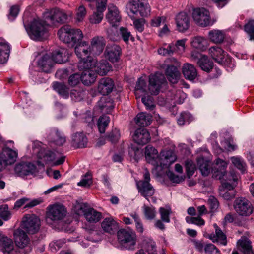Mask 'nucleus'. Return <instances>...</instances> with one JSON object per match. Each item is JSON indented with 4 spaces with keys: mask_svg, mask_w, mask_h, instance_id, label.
Listing matches in <instances>:
<instances>
[{
    "mask_svg": "<svg viewBox=\"0 0 254 254\" xmlns=\"http://www.w3.org/2000/svg\"><path fill=\"white\" fill-rule=\"evenodd\" d=\"M45 21L39 19H33L28 25H24L30 37L35 40H40L46 33V22L51 24L64 23L67 19L68 15L60 8H55L46 11L44 14Z\"/></svg>",
    "mask_w": 254,
    "mask_h": 254,
    "instance_id": "nucleus-1",
    "label": "nucleus"
},
{
    "mask_svg": "<svg viewBox=\"0 0 254 254\" xmlns=\"http://www.w3.org/2000/svg\"><path fill=\"white\" fill-rule=\"evenodd\" d=\"M165 82L166 79L164 75L159 72L149 76V83L148 87L146 82L144 79L139 78L136 82L134 91L136 98L144 96L147 91L151 94H158L161 85Z\"/></svg>",
    "mask_w": 254,
    "mask_h": 254,
    "instance_id": "nucleus-2",
    "label": "nucleus"
},
{
    "mask_svg": "<svg viewBox=\"0 0 254 254\" xmlns=\"http://www.w3.org/2000/svg\"><path fill=\"white\" fill-rule=\"evenodd\" d=\"M126 11L132 19L139 16L146 17L150 15L151 9L147 0H133L126 5Z\"/></svg>",
    "mask_w": 254,
    "mask_h": 254,
    "instance_id": "nucleus-3",
    "label": "nucleus"
},
{
    "mask_svg": "<svg viewBox=\"0 0 254 254\" xmlns=\"http://www.w3.org/2000/svg\"><path fill=\"white\" fill-rule=\"evenodd\" d=\"M13 236L15 245L19 249L14 251L12 254H28L32 249L30 239L26 233L21 228H18L13 231Z\"/></svg>",
    "mask_w": 254,
    "mask_h": 254,
    "instance_id": "nucleus-4",
    "label": "nucleus"
},
{
    "mask_svg": "<svg viewBox=\"0 0 254 254\" xmlns=\"http://www.w3.org/2000/svg\"><path fill=\"white\" fill-rule=\"evenodd\" d=\"M59 39L65 43L75 45L81 41L83 34L79 29L71 28L69 25L61 27L58 31Z\"/></svg>",
    "mask_w": 254,
    "mask_h": 254,
    "instance_id": "nucleus-5",
    "label": "nucleus"
},
{
    "mask_svg": "<svg viewBox=\"0 0 254 254\" xmlns=\"http://www.w3.org/2000/svg\"><path fill=\"white\" fill-rule=\"evenodd\" d=\"M94 64V62H91V61L79 62L78 65L79 69L83 70L80 76L81 81L84 85H91L96 80V72L92 67V65Z\"/></svg>",
    "mask_w": 254,
    "mask_h": 254,
    "instance_id": "nucleus-6",
    "label": "nucleus"
},
{
    "mask_svg": "<svg viewBox=\"0 0 254 254\" xmlns=\"http://www.w3.org/2000/svg\"><path fill=\"white\" fill-rule=\"evenodd\" d=\"M38 158L45 163H51L54 166L63 164L65 156L57 151L41 150L37 154Z\"/></svg>",
    "mask_w": 254,
    "mask_h": 254,
    "instance_id": "nucleus-7",
    "label": "nucleus"
},
{
    "mask_svg": "<svg viewBox=\"0 0 254 254\" xmlns=\"http://www.w3.org/2000/svg\"><path fill=\"white\" fill-rule=\"evenodd\" d=\"M40 226V221L37 216L33 214H27L22 218L19 228L28 234H34L39 231Z\"/></svg>",
    "mask_w": 254,
    "mask_h": 254,
    "instance_id": "nucleus-8",
    "label": "nucleus"
},
{
    "mask_svg": "<svg viewBox=\"0 0 254 254\" xmlns=\"http://www.w3.org/2000/svg\"><path fill=\"white\" fill-rule=\"evenodd\" d=\"M143 180L136 182V186L138 192L140 194L148 200V197L152 196L155 192V189L149 183L150 174L148 170H145L143 174Z\"/></svg>",
    "mask_w": 254,
    "mask_h": 254,
    "instance_id": "nucleus-9",
    "label": "nucleus"
},
{
    "mask_svg": "<svg viewBox=\"0 0 254 254\" xmlns=\"http://www.w3.org/2000/svg\"><path fill=\"white\" fill-rule=\"evenodd\" d=\"M17 156V151L6 146L0 150V172L4 170L6 166L14 163Z\"/></svg>",
    "mask_w": 254,
    "mask_h": 254,
    "instance_id": "nucleus-10",
    "label": "nucleus"
},
{
    "mask_svg": "<svg viewBox=\"0 0 254 254\" xmlns=\"http://www.w3.org/2000/svg\"><path fill=\"white\" fill-rule=\"evenodd\" d=\"M234 209L240 216H248L253 212L251 203L246 198L240 197L236 198L234 202Z\"/></svg>",
    "mask_w": 254,
    "mask_h": 254,
    "instance_id": "nucleus-11",
    "label": "nucleus"
},
{
    "mask_svg": "<svg viewBox=\"0 0 254 254\" xmlns=\"http://www.w3.org/2000/svg\"><path fill=\"white\" fill-rule=\"evenodd\" d=\"M118 240L127 249H132L136 243V236L131 230L122 229L118 232Z\"/></svg>",
    "mask_w": 254,
    "mask_h": 254,
    "instance_id": "nucleus-12",
    "label": "nucleus"
},
{
    "mask_svg": "<svg viewBox=\"0 0 254 254\" xmlns=\"http://www.w3.org/2000/svg\"><path fill=\"white\" fill-rule=\"evenodd\" d=\"M192 16L194 21L199 26L206 27L212 24L209 11L204 8L194 9Z\"/></svg>",
    "mask_w": 254,
    "mask_h": 254,
    "instance_id": "nucleus-13",
    "label": "nucleus"
},
{
    "mask_svg": "<svg viewBox=\"0 0 254 254\" xmlns=\"http://www.w3.org/2000/svg\"><path fill=\"white\" fill-rule=\"evenodd\" d=\"M66 215L65 207L59 204L49 206L47 208V219L53 221H58L63 219Z\"/></svg>",
    "mask_w": 254,
    "mask_h": 254,
    "instance_id": "nucleus-14",
    "label": "nucleus"
},
{
    "mask_svg": "<svg viewBox=\"0 0 254 254\" xmlns=\"http://www.w3.org/2000/svg\"><path fill=\"white\" fill-rule=\"evenodd\" d=\"M14 171L16 176L24 177L38 172V169L32 163L20 162L16 164L14 168Z\"/></svg>",
    "mask_w": 254,
    "mask_h": 254,
    "instance_id": "nucleus-15",
    "label": "nucleus"
},
{
    "mask_svg": "<svg viewBox=\"0 0 254 254\" xmlns=\"http://www.w3.org/2000/svg\"><path fill=\"white\" fill-rule=\"evenodd\" d=\"M177 159L176 155L171 149H164L160 152L158 159V167L167 168Z\"/></svg>",
    "mask_w": 254,
    "mask_h": 254,
    "instance_id": "nucleus-16",
    "label": "nucleus"
},
{
    "mask_svg": "<svg viewBox=\"0 0 254 254\" xmlns=\"http://www.w3.org/2000/svg\"><path fill=\"white\" fill-rule=\"evenodd\" d=\"M75 47V52L77 56L80 59V61H89L86 59L91 53L90 46L86 41H79Z\"/></svg>",
    "mask_w": 254,
    "mask_h": 254,
    "instance_id": "nucleus-17",
    "label": "nucleus"
},
{
    "mask_svg": "<svg viewBox=\"0 0 254 254\" xmlns=\"http://www.w3.org/2000/svg\"><path fill=\"white\" fill-rule=\"evenodd\" d=\"M215 178L222 181L221 186L227 183L229 185L234 184L235 188L238 184V176L233 171L229 173L221 171L220 173L215 175Z\"/></svg>",
    "mask_w": 254,
    "mask_h": 254,
    "instance_id": "nucleus-18",
    "label": "nucleus"
},
{
    "mask_svg": "<svg viewBox=\"0 0 254 254\" xmlns=\"http://www.w3.org/2000/svg\"><path fill=\"white\" fill-rule=\"evenodd\" d=\"M175 22L178 31L184 32L190 25V19L188 15L185 12H180L176 16Z\"/></svg>",
    "mask_w": 254,
    "mask_h": 254,
    "instance_id": "nucleus-19",
    "label": "nucleus"
},
{
    "mask_svg": "<svg viewBox=\"0 0 254 254\" xmlns=\"http://www.w3.org/2000/svg\"><path fill=\"white\" fill-rule=\"evenodd\" d=\"M106 18L113 26L119 23L121 19V15L118 8L113 4L109 5Z\"/></svg>",
    "mask_w": 254,
    "mask_h": 254,
    "instance_id": "nucleus-20",
    "label": "nucleus"
},
{
    "mask_svg": "<svg viewBox=\"0 0 254 254\" xmlns=\"http://www.w3.org/2000/svg\"><path fill=\"white\" fill-rule=\"evenodd\" d=\"M54 64L51 54H46L38 60L37 65L43 71L46 73L51 72Z\"/></svg>",
    "mask_w": 254,
    "mask_h": 254,
    "instance_id": "nucleus-21",
    "label": "nucleus"
},
{
    "mask_svg": "<svg viewBox=\"0 0 254 254\" xmlns=\"http://www.w3.org/2000/svg\"><path fill=\"white\" fill-rule=\"evenodd\" d=\"M133 141L138 144L144 145L150 140L149 132L145 128L137 129L132 136Z\"/></svg>",
    "mask_w": 254,
    "mask_h": 254,
    "instance_id": "nucleus-22",
    "label": "nucleus"
},
{
    "mask_svg": "<svg viewBox=\"0 0 254 254\" xmlns=\"http://www.w3.org/2000/svg\"><path fill=\"white\" fill-rule=\"evenodd\" d=\"M105 42L103 37L96 36L93 38L91 41L90 50L91 53L95 55H100L103 51Z\"/></svg>",
    "mask_w": 254,
    "mask_h": 254,
    "instance_id": "nucleus-23",
    "label": "nucleus"
},
{
    "mask_svg": "<svg viewBox=\"0 0 254 254\" xmlns=\"http://www.w3.org/2000/svg\"><path fill=\"white\" fill-rule=\"evenodd\" d=\"M213 226L215 228V234L211 233L209 234L208 237V238L214 243H218L220 245L226 246L227 244L226 235L216 224H214Z\"/></svg>",
    "mask_w": 254,
    "mask_h": 254,
    "instance_id": "nucleus-24",
    "label": "nucleus"
},
{
    "mask_svg": "<svg viewBox=\"0 0 254 254\" xmlns=\"http://www.w3.org/2000/svg\"><path fill=\"white\" fill-rule=\"evenodd\" d=\"M121 53L120 47L115 44L108 45L105 52V55L110 61L114 63L117 62Z\"/></svg>",
    "mask_w": 254,
    "mask_h": 254,
    "instance_id": "nucleus-25",
    "label": "nucleus"
},
{
    "mask_svg": "<svg viewBox=\"0 0 254 254\" xmlns=\"http://www.w3.org/2000/svg\"><path fill=\"white\" fill-rule=\"evenodd\" d=\"M114 87L113 80L110 78L105 77L100 80L98 89L101 94L106 95L112 91Z\"/></svg>",
    "mask_w": 254,
    "mask_h": 254,
    "instance_id": "nucleus-26",
    "label": "nucleus"
},
{
    "mask_svg": "<svg viewBox=\"0 0 254 254\" xmlns=\"http://www.w3.org/2000/svg\"><path fill=\"white\" fill-rule=\"evenodd\" d=\"M144 153L146 161L157 167L158 159L159 156L157 150L151 146L147 145L145 148Z\"/></svg>",
    "mask_w": 254,
    "mask_h": 254,
    "instance_id": "nucleus-27",
    "label": "nucleus"
},
{
    "mask_svg": "<svg viewBox=\"0 0 254 254\" xmlns=\"http://www.w3.org/2000/svg\"><path fill=\"white\" fill-rule=\"evenodd\" d=\"M237 249L243 254H254L252 242L246 236H242L237 243Z\"/></svg>",
    "mask_w": 254,
    "mask_h": 254,
    "instance_id": "nucleus-28",
    "label": "nucleus"
},
{
    "mask_svg": "<svg viewBox=\"0 0 254 254\" xmlns=\"http://www.w3.org/2000/svg\"><path fill=\"white\" fill-rule=\"evenodd\" d=\"M47 138L49 142H52L57 146H62L66 141L64 136L55 128L50 130Z\"/></svg>",
    "mask_w": 254,
    "mask_h": 254,
    "instance_id": "nucleus-29",
    "label": "nucleus"
},
{
    "mask_svg": "<svg viewBox=\"0 0 254 254\" xmlns=\"http://www.w3.org/2000/svg\"><path fill=\"white\" fill-rule=\"evenodd\" d=\"M94 62V65H92L95 72L101 75H106L110 71L112 70V66L106 61H101L100 62H97L95 60L91 61Z\"/></svg>",
    "mask_w": 254,
    "mask_h": 254,
    "instance_id": "nucleus-30",
    "label": "nucleus"
},
{
    "mask_svg": "<svg viewBox=\"0 0 254 254\" xmlns=\"http://www.w3.org/2000/svg\"><path fill=\"white\" fill-rule=\"evenodd\" d=\"M135 254H158L155 242L149 239L144 240L142 248Z\"/></svg>",
    "mask_w": 254,
    "mask_h": 254,
    "instance_id": "nucleus-31",
    "label": "nucleus"
},
{
    "mask_svg": "<svg viewBox=\"0 0 254 254\" xmlns=\"http://www.w3.org/2000/svg\"><path fill=\"white\" fill-rule=\"evenodd\" d=\"M54 63L62 64L68 60L69 54L68 50L60 48L50 54Z\"/></svg>",
    "mask_w": 254,
    "mask_h": 254,
    "instance_id": "nucleus-32",
    "label": "nucleus"
},
{
    "mask_svg": "<svg viewBox=\"0 0 254 254\" xmlns=\"http://www.w3.org/2000/svg\"><path fill=\"white\" fill-rule=\"evenodd\" d=\"M14 243L12 239L7 236H3L0 240V250L4 254H13Z\"/></svg>",
    "mask_w": 254,
    "mask_h": 254,
    "instance_id": "nucleus-33",
    "label": "nucleus"
},
{
    "mask_svg": "<svg viewBox=\"0 0 254 254\" xmlns=\"http://www.w3.org/2000/svg\"><path fill=\"white\" fill-rule=\"evenodd\" d=\"M209 53L213 59L219 64H222L224 62L226 53L220 47L213 46L209 49Z\"/></svg>",
    "mask_w": 254,
    "mask_h": 254,
    "instance_id": "nucleus-34",
    "label": "nucleus"
},
{
    "mask_svg": "<svg viewBox=\"0 0 254 254\" xmlns=\"http://www.w3.org/2000/svg\"><path fill=\"white\" fill-rule=\"evenodd\" d=\"M234 188V184L229 185L225 183L223 186H220L219 187L220 195L226 200L231 199L235 195L233 191Z\"/></svg>",
    "mask_w": 254,
    "mask_h": 254,
    "instance_id": "nucleus-35",
    "label": "nucleus"
},
{
    "mask_svg": "<svg viewBox=\"0 0 254 254\" xmlns=\"http://www.w3.org/2000/svg\"><path fill=\"white\" fill-rule=\"evenodd\" d=\"M101 227L105 232L110 234L115 233L118 228V223L112 217L104 219Z\"/></svg>",
    "mask_w": 254,
    "mask_h": 254,
    "instance_id": "nucleus-36",
    "label": "nucleus"
},
{
    "mask_svg": "<svg viewBox=\"0 0 254 254\" xmlns=\"http://www.w3.org/2000/svg\"><path fill=\"white\" fill-rule=\"evenodd\" d=\"M182 72L185 78L190 80H193L197 76V72L195 67L188 63L184 64Z\"/></svg>",
    "mask_w": 254,
    "mask_h": 254,
    "instance_id": "nucleus-37",
    "label": "nucleus"
},
{
    "mask_svg": "<svg viewBox=\"0 0 254 254\" xmlns=\"http://www.w3.org/2000/svg\"><path fill=\"white\" fill-rule=\"evenodd\" d=\"M114 107L113 103L110 98L103 97L98 102L96 108H99L101 112L109 113Z\"/></svg>",
    "mask_w": 254,
    "mask_h": 254,
    "instance_id": "nucleus-38",
    "label": "nucleus"
},
{
    "mask_svg": "<svg viewBox=\"0 0 254 254\" xmlns=\"http://www.w3.org/2000/svg\"><path fill=\"white\" fill-rule=\"evenodd\" d=\"M166 75L169 81L173 84L176 83L180 76V72L176 67L170 65L165 70Z\"/></svg>",
    "mask_w": 254,
    "mask_h": 254,
    "instance_id": "nucleus-39",
    "label": "nucleus"
},
{
    "mask_svg": "<svg viewBox=\"0 0 254 254\" xmlns=\"http://www.w3.org/2000/svg\"><path fill=\"white\" fill-rule=\"evenodd\" d=\"M87 210L84 216L88 222L90 223H96L101 219L102 214L94 208L89 207Z\"/></svg>",
    "mask_w": 254,
    "mask_h": 254,
    "instance_id": "nucleus-40",
    "label": "nucleus"
},
{
    "mask_svg": "<svg viewBox=\"0 0 254 254\" xmlns=\"http://www.w3.org/2000/svg\"><path fill=\"white\" fill-rule=\"evenodd\" d=\"M10 53V46L5 41L0 42V64L7 62Z\"/></svg>",
    "mask_w": 254,
    "mask_h": 254,
    "instance_id": "nucleus-41",
    "label": "nucleus"
},
{
    "mask_svg": "<svg viewBox=\"0 0 254 254\" xmlns=\"http://www.w3.org/2000/svg\"><path fill=\"white\" fill-rule=\"evenodd\" d=\"M72 142L73 145L76 147H84L87 144V138L83 133H76L72 136Z\"/></svg>",
    "mask_w": 254,
    "mask_h": 254,
    "instance_id": "nucleus-42",
    "label": "nucleus"
},
{
    "mask_svg": "<svg viewBox=\"0 0 254 254\" xmlns=\"http://www.w3.org/2000/svg\"><path fill=\"white\" fill-rule=\"evenodd\" d=\"M151 116L146 113H138L134 119L135 123L139 126H146L151 122Z\"/></svg>",
    "mask_w": 254,
    "mask_h": 254,
    "instance_id": "nucleus-43",
    "label": "nucleus"
},
{
    "mask_svg": "<svg viewBox=\"0 0 254 254\" xmlns=\"http://www.w3.org/2000/svg\"><path fill=\"white\" fill-rule=\"evenodd\" d=\"M208 36L210 40L213 43H220L223 41L225 34L222 30L215 29L210 31Z\"/></svg>",
    "mask_w": 254,
    "mask_h": 254,
    "instance_id": "nucleus-44",
    "label": "nucleus"
},
{
    "mask_svg": "<svg viewBox=\"0 0 254 254\" xmlns=\"http://www.w3.org/2000/svg\"><path fill=\"white\" fill-rule=\"evenodd\" d=\"M197 165L203 176H208L211 170L210 163L203 157H199L197 160Z\"/></svg>",
    "mask_w": 254,
    "mask_h": 254,
    "instance_id": "nucleus-45",
    "label": "nucleus"
},
{
    "mask_svg": "<svg viewBox=\"0 0 254 254\" xmlns=\"http://www.w3.org/2000/svg\"><path fill=\"white\" fill-rule=\"evenodd\" d=\"M191 43L193 47L201 51H204L208 46L207 40L200 36L193 38Z\"/></svg>",
    "mask_w": 254,
    "mask_h": 254,
    "instance_id": "nucleus-46",
    "label": "nucleus"
},
{
    "mask_svg": "<svg viewBox=\"0 0 254 254\" xmlns=\"http://www.w3.org/2000/svg\"><path fill=\"white\" fill-rule=\"evenodd\" d=\"M197 63L203 70L207 72H209L213 66L212 62L205 55L202 56L198 61Z\"/></svg>",
    "mask_w": 254,
    "mask_h": 254,
    "instance_id": "nucleus-47",
    "label": "nucleus"
},
{
    "mask_svg": "<svg viewBox=\"0 0 254 254\" xmlns=\"http://www.w3.org/2000/svg\"><path fill=\"white\" fill-rule=\"evenodd\" d=\"M53 87L54 89L63 98H67L68 97L69 90L64 84L58 82H54L53 84Z\"/></svg>",
    "mask_w": 254,
    "mask_h": 254,
    "instance_id": "nucleus-48",
    "label": "nucleus"
},
{
    "mask_svg": "<svg viewBox=\"0 0 254 254\" xmlns=\"http://www.w3.org/2000/svg\"><path fill=\"white\" fill-rule=\"evenodd\" d=\"M227 163L224 160L220 159H216L215 164L212 170L213 173V175L215 177V175L220 173L221 171L226 172L225 170L227 167Z\"/></svg>",
    "mask_w": 254,
    "mask_h": 254,
    "instance_id": "nucleus-49",
    "label": "nucleus"
},
{
    "mask_svg": "<svg viewBox=\"0 0 254 254\" xmlns=\"http://www.w3.org/2000/svg\"><path fill=\"white\" fill-rule=\"evenodd\" d=\"M89 207L86 203L76 201L74 205L73 211L78 215L84 216Z\"/></svg>",
    "mask_w": 254,
    "mask_h": 254,
    "instance_id": "nucleus-50",
    "label": "nucleus"
},
{
    "mask_svg": "<svg viewBox=\"0 0 254 254\" xmlns=\"http://www.w3.org/2000/svg\"><path fill=\"white\" fill-rule=\"evenodd\" d=\"M87 15V9L85 6L81 4L75 10V19L78 22L83 21Z\"/></svg>",
    "mask_w": 254,
    "mask_h": 254,
    "instance_id": "nucleus-51",
    "label": "nucleus"
},
{
    "mask_svg": "<svg viewBox=\"0 0 254 254\" xmlns=\"http://www.w3.org/2000/svg\"><path fill=\"white\" fill-rule=\"evenodd\" d=\"M110 122V118L107 116L101 117L98 121V127L101 133H104L105 132L106 128L108 126Z\"/></svg>",
    "mask_w": 254,
    "mask_h": 254,
    "instance_id": "nucleus-52",
    "label": "nucleus"
},
{
    "mask_svg": "<svg viewBox=\"0 0 254 254\" xmlns=\"http://www.w3.org/2000/svg\"><path fill=\"white\" fill-rule=\"evenodd\" d=\"M66 243L65 239H62L52 241L49 245V250L52 252H56Z\"/></svg>",
    "mask_w": 254,
    "mask_h": 254,
    "instance_id": "nucleus-53",
    "label": "nucleus"
},
{
    "mask_svg": "<svg viewBox=\"0 0 254 254\" xmlns=\"http://www.w3.org/2000/svg\"><path fill=\"white\" fill-rule=\"evenodd\" d=\"M143 208L146 219L148 220H152L155 217L156 212L154 207L144 205Z\"/></svg>",
    "mask_w": 254,
    "mask_h": 254,
    "instance_id": "nucleus-54",
    "label": "nucleus"
},
{
    "mask_svg": "<svg viewBox=\"0 0 254 254\" xmlns=\"http://www.w3.org/2000/svg\"><path fill=\"white\" fill-rule=\"evenodd\" d=\"M231 160L233 165L241 172H244L246 170V165L243 160L236 157H231Z\"/></svg>",
    "mask_w": 254,
    "mask_h": 254,
    "instance_id": "nucleus-55",
    "label": "nucleus"
},
{
    "mask_svg": "<svg viewBox=\"0 0 254 254\" xmlns=\"http://www.w3.org/2000/svg\"><path fill=\"white\" fill-rule=\"evenodd\" d=\"M104 11L97 10L94 12L90 16V21L92 24L100 23L103 18V12Z\"/></svg>",
    "mask_w": 254,
    "mask_h": 254,
    "instance_id": "nucleus-56",
    "label": "nucleus"
},
{
    "mask_svg": "<svg viewBox=\"0 0 254 254\" xmlns=\"http://www.w3.org/2000/svg\"><path fill=\"white\" fill-rule=\"evenodd\" d=\"M11 213L8 210L7 204L0 206V217L5 221L9 220L11 218Z\"/></svg>",
    "mask_w": 254,
    "mask_h": 254,
    "instance_id": "nucleus-57",
    "label": "nucleus"
},
{
    "mask_svg": "<svg viewBox=\"0 0 254 254\" xmlns=\"http://www.w3.org/2000/svg\"><path fill=\"white\" fill-rule=\"evenodd\" d=\"M185 168L187 175L190 178L193 175L196 170L195 165L191 160H187L185 162Z\"/></svg>",
    "mask_w": 254,
    "mask_h": 254,
    "instance_id": "nucleus-58",
    "label": "nucleus"
},
{
    "mask_svg": "<svg viewBox=\"0 0 254 254\" xmlns=\"http://www.w3.org/2000/svg\"><path fill=\"white\" fill-rule=\"evenodd\" d=\"M244 30L250 36V40L254 41V20H250L245 25Z\"/></svg>",
    "mask_w": 254,
    "mask_h": 254,
    "instance_id": "nucleus-59",
    "label": "nucleus"
},
{
    "mask_svg": "<svg viewBox=\"0 0 254 254\" xmlns=\"http://www.w3.org/2000/svg\"><path fill=\"white\" fill-rule=\"evenodd\" d=\"M159 212L161 215V220L165 222H169V215L171 213V209L168 207H160Z\"/></svg>",
    "mask_w": 254,
    "mask_h": 254,
    "instance_id": "nucleus-60",
    "label": "nucleus"
},
{
    "mask_svg": "<svg viewBox=\"0 0 254 254\" xmlns=\"http://www.w3.org/2000/svg\"><path fill=\"white\" fill-rule=\"evenodd\" d=\"M92 184V177L90 173H87L81 180L78 183V186L88 187Z\"/></svg>",
    "mask_w": 254,
    "mask_h": 254,
    "instance_id": "nucleus-61",
    "label": "nucleus"
},
{
    "mask_svg": "<svg viewBox=\"0 0 254 254\" xmlns=\"http://www.w3.org/2000/svg\"><path fill=\"white\" fill-rule=\"evenodd\" d=\"M204 251L206 254H219V249L213 244L209 243L204 246Z\"/></svg>",
    "mask_w": 254,
    "mask_h": 254,
    "instance_id": "nucleus-62",
    "label": "nucleus"
},
{
    "mask_svg": "<svg viewBox=\"0 0 254 254\" xmlns=\"http://www.w3.org/2000/svg\"><path fill=\"white\" fill-rule=\"evenodd\" d=\"M85 95V93L83 91H77L73 90L71 92L70 96L71 99L75 102L82 100Z\"/></svg>",
    "mask_w": 254,
    "mask_h": 254,
    "instance_id": "nucleus-63",
    "label": "nucleus"
},
{
    "mask_svg": "<svg viewBox=\"0 0 254 254\" xmlns=\"http://www.w3.org/2000/svg\"><path fill=\"white\" fill-rule=\"evenodd\" d=\"M80 80H81L80 74L75 73L69 76L68 84L71 86H74L78 85L80 83Z\"/></svg>",
    "mask_w": 254,
    "mask_h": 254,
    "instance_id": "nucleus-64",
    "label": "nucleus"
}]
</instances>
